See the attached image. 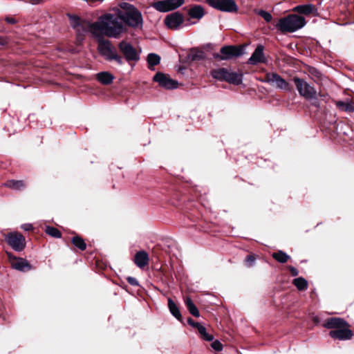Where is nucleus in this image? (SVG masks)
<instances>
[{
	"label": "nucleus",
	"instance_id": "obj_1",
	"mask_svg": "<svg viewBox=\"0 0 354 354\" xmlns=\"http://www.w3.org/2000/svg\"><path fill=\"white\" fill-rule=\"evenodd\" d=\"M118 48L123 57L118 53L110 41L104 39L98 41V52L106 61H115L118 65L122 66L124 64V59L128 62H137L140 60V51L136 49L129 42L121 41L118 44Z\"/></svg>",
	"mask_w": 354,
	"mask_h": 354
},
{
	"label": "nucleus",
	"instance_id": "obj_2",
	"mask_svg": "<svg viewBox=\"0 0 354 354\" xmlns=\"http://www.w3.org/2000/svg\"><path fill=\"white\" fill-rule=\"evenodd\" d=\"M93 33L97 32L109 37L118 38L126 28L119 17V13H109L101 16L98 21L91 24Z\"/></svg>",
	"mask_w": 354,
	"mask_h": 354
},
{
	"label": "nucleus",
	"instance_id": "obj_3",
	"mask_svg": "<svg viewBox=\"0 0 354 354\" xmlns=\"http://www.w3.org/2000/svg\"><path fill=\"white\" fill-rule=\"evenodd\" d=\"M323 325L326 328L333 329L329 332V335L334 339L348 340L353 335L352 330L348 328V324L342 318L327 319Z\"/></svg>",
	"mask_w": 354,
	"mask_h": 354
},
{
	"label": "nucleus",
	"instance_id": "obj_4",
	"mask_svg": "<svg viewBox=\"0 0 354 354\" xmlns=\"http://www.w3.org/2000/svg\"><path fill=\"white\" fill-rule=\"evenodd\" d=\"M306 23L304 17L297 15H289L281 18L276 24V28L282 32H293L303 28Z\"/></svg>",
	"mask_w": 354,
	"mask_h": 354
},
{
	"label": "nucleus",
	"instance_id": "obj_5",
	"mask_svg": "<svg viewBox=\"0 0 354 354\" xmlns=\"http://www.w3.org/2000/svg\"><path fill=\"white\" fill-rule=\"evenodd\" d=\"M212 76L219 81H225L234 85H239L243 81V73L233 72L226 68H218L211 71Z\"/></svg>",
	"mask_w": 354,
	"mask_h": 354
},
{
	"label": "nucleus",
	"instance_id": "obj_6",
	"mask_svg": "<svg viewBox=\"0 0 354 354\" xmlns=\"http://www.w3.org/2000/svg\"><path fill=\"white\" fill-rule=\"evenodd\" d=\"M122 24H125L132 28H141L143 24V19L141 12L137 9H133L127 13L119 12Z\"/></svg>",
	"mask_w": 354,
	"mask_h": 354
},
{
	"label": "nucleus",
	"instance_id": "obj_7",
	"mask_svg": "<svg viewBox=\"0 0 354 354\" xmlns=\"http://www.w3.org/2000/svg\"><path fill=\"white\" fill-rule=\"evenodd\" d=\"M292 81L294 82L300 96L305 99L315 97V88L304 79L295 77H293Z\"/></svg>",
	"mask_w": 354,
	"mask_h": 354
},
{
	"label": "nucleus",
	"instance_id": "obj_8",
	"mask_svg": "<svg viewBox=\"0 0 354 354\" xmlns=\"http://www.w3.org/2000/svg\"><path fill=\"white\" fill-rule=\"evenodd\" d=\"M5 239L15 251L21 252L26 247L25 237L19 232H10L5 236Z\"/></svg>",
	"mask_w": 354,
	"mask_h": 354
},
{
	"label": "nucleus",
	"instance_id": "obj_9",
	"mask_svg": "<svg viewBox=\"0 0 354 354\" xmlns=\"http://www.w3.org/2000/svg\"><path fill=\"white\" fill-rule=\"evenodd\" d=\"M184 3V0H162L152 4L153 8L160 12H167L175 10Z\"/></svg>",
	"mask_w": 354,
	"mask_h": 354
},
{
	"label": "nucleus",
	"instance_id": "obj_10",
	"mask_svg": "<svg viewBox=\"0 0 354 354\" xmlns=\"http://www.w3.org/2000/svg\"><path fill=\"white\" fill-rule=\"evenodd\" d=\"M265 82L274 86L279 89L286 91H291L290 84L282 77L276 73H267L266 75Z\"/></svg>",
	"mask_w": 354,
	"mask_h": 354
},
{
	"label": "nucleus",
	"instance_id": "obj_11",
	"mask_svg": "<svg viewBox=\"0 0 354 354\" xmlns=\"http://www.w3.org/2000/svg\"><path fill=\"white\" fill-rule=\"evenodd\" d=\"M208 4L217 10L223 12H236L238 7L234 0H207Z\"/></svg>",
	"mask_w": 354,
	"mask_h": 354
},
{
	"label": "nucleus",
	"instance_id": "obj_12",
	"mask_svg": "<svg viewBox=\"0 0 354 354\" xmlns=\"http://www.w3.org/2000/svg\"><path fill=\"white\" fill-rule=\"evenodd\" d=\"M220 53L221 55L217 54L214 57L221 60H227L240 56L242 49L234 46H227L222 47Z\"/></svg>",
	"mask_w": 354,
	"mask_h": 354
},
{
	"label": "nucleus",
	"instance_id": "obj_13",
	"mask_svg": "<svg viewBox=\"0 0 354 354\" xmlns=\"http://www.w3.org/2000/svg\"><path fill=\"white\" fill-rule=\"evenodd\" d=\"M164 21L169 28L178 30L184 22V17L182 13L174 12L166 16Z\"/></svg>",
	"mask_w": 354,
	"mask_h": 354
},
{
	"label": "nucleus",
	"instance_id": "obj_14",
	"mask_svg": "<svg viewBox=\"0 0 354 354\" xmlns=\"http://www.w3.org/2000/svg\"><path fill=\"white\" fill-rule=\"evenodd\" d=\"M12 267L19 271L26 272L32 269V266L25 259L16 257L10 252H7Z\"/></svg>",
	"mask_w": 354,
	"mask_h": 354
},
{
	"label": "nucleus",
	"instance_id": "obj_15",
	"mask_svg": "<svg viewBox=\"0 0 354 354\" xmlns=\"http://www.w3.org/2000/svg\"><path fill=\"white\" fill-rule=\"evenodd\" d=\"M153 80L158 83L160 86L166 89H174L178 87V82L162 73H157L154 77Z\"/></svg>",
	"mask_w": 354,
	"mask_h": 354
},
{
	"label": "nucleus",
	"instance_id": "obj_16",
	"mask_svg": "<svg viewBox=\"0 0 354 354\" xmlns=\"http://www.w3.org/2000/svg\"><path fill=\"white\" fill-rule=\"evenodd\" d=\"M263 50V46L261 44L258 45L251 57L248 59V63L251 65H257L260 63H266L267 62V59L265 57Z\"/></svg>",
	"mask_w": 354,
	"mask_h": 354
},
{
	"label": "nucleus",
	"instance_id": "obj_17",
	"mask_svg": "<svg viewBox=\"0 0 354 354\" xmlns=\"http://www.w3.org/2000/svg\"><path fill=\"white\" fill-rule=\"evenodd\" d=\"M292 10L305 15L313 14L314 16H316L318 15L317 9L311 3L297 6L293 8Z\"/></svg>",
	"mask_w": 354,
	"mask_h": 354
},
{
	"label": "nucleus",
	"instance_id": "obj_18",
	"mask_svg": "<svg viewBox=\"0 0 354 354\" xmlns=\"http://www.w3.org/2000/svg\"><path fill=\"white\" fill-rule=\"evenodd\" d=\"M187 14L190 19L198 21L205 15V10L201 5H194L189 8Z\"/></svg>",
	"mask_w": 354,
	"mask_h": 354
},
{
	"label": "nucleus",
	"instance_id": "obj_19",
	"mask_svg": "<svg viewBox=\"0 0 354 354\" xmlns=\"http://www.w3.org/2000/svg\"><path fill=\"white\" fill-rule=\"evenodd\" d=\"M149 257L145 251L138 252L134 257V263L136 265L142 268L148 264Z\"/></svg>",
	"mask_w": 354,
	"mask_h": 354
},
{
	"label": "nucleus",
	"instance_id": "obj_20",
	"mask_svg": "<svg viewBox=\"0 0 354 354\" xmlns=\"http://www.w3.org/2000/svg\"><path fill=\"white\" fill-rule=\"evenodd\" d=\"M4 185L16 191H20L26 187V183L23 180H10L5 183Z\"/></svg>",
	"mask_w": 354,
	"mask_h": 354
},
{
	"label": "nucleus",
	"instance_id": "obj_21",
	"mask_svg": "<svg viewBox=\"0 0 354 354\" xmlns=\"http://www.w3.org/2000/svg\"><path fill=\"white\" fill-rule=\"evenodd\" d=\"M168 308L171 315L180 321L182 318L180 310L178 306L171 298L168 299Z\"/></svg>",
	"mask_w": 354,
	"mask_h": 354
},
{
	"label": "nucleus",
	"instance_id": "obj_22",
	"mask_svg": "<svg viewBox=\"0 0 354 354\" xmlns=\"http://www.w3.org/2000/svg\"><path fill=\"white\" fill-rule=\"evenodd\" d=\"M97 79L103 84H109L113 82V76L109 72H100L97 75Z\"/></svg>",
	"mask_w": 354,
	"mask_h": 354
},
{
	"label": "nucleus",
	"instance_id": "obj_23",
	"mask_svg": "<svg viewBox=\"0 0 354 354\" xmlns=\"http://www.w3.org/2000/svg\"><path fill=\"white\" fill-rule=\"evenodd\" d=\"M185 303L190 314L196 317H198L200 316V313L197 307L190 298H186Z\"/></svg>",
	"mask_w": 354,
	"mask_h": 354
},
{
	"label": "nucleus",
	"instance_id": "obj_24",
	"mask_svg": "<svg viewBox=\"0 0 354 354\" xmlns=\"http://www.w3.org/2000/svg\"><path fill=\"white\" fill-rule=\"evenodd\" d=\"M160 62V57L156 53H149L147 56L149 68L153 70V66L158 65Z\"/></svg>",
	"mask_w": 354,
	"mask_h": 354
},
{
	"label": "nucleus",
	"instance_id": "obj_25",
	"mask_svg": "<svg viewBox=\"0 0 354 354\" xmlns=\"http://www.w3.org/2000/svg\"><path fill=\"white\" fill-rule=\"evenodd\" d=\"M92 24L93 23H91V24ZM88 29H90L91 30H92L93 32V30L91 27V23H87L86 21L82 20L81 21L80 26L78 28H76L75 29V30L78 34V35L80 37V36H83L87 32V30Z\"/></svg>",
	"mask_w": 354,
	"mask_h": 354
},
{
	"label": "nucleus",
	"instance_id": "obj_26",
	"mask_svg": "<svg viewBox=\"0 0 354 354\" xmlns=\"http://www.w3.org/2000/svg\"><path fill=\"white\" fill-rule=\"evenodd\" d=\"M272 257L278 262L284 263L288 261L290 257L282 250H279L277 252H274Z\"/></svg>",
	"mask_w": 354,
	"mask_h": 354
},
{
	"label": "nucleus",
	"instance_id": "obj_27",
	"mask_svg": "<svg viewBox=\"0 0 354 354\" xmlns=\"http://www.w3.org/2000/svg\"><path fill=\"white\" fill-rule=\"evenodd\" d=\"M336 106L339 108V109L342 111H344L346 112H353L354 111V106L351 102H343L338 101L336 102Z\"/></svg>",
	"mask_w": 354,
	"mask_h": 354
},
{
	"label": "nucleus",
	"instance_id": "obj_28",
	"mask_svg": "<svg viewBox=\"0 0 354 354\" xmlns=\"http://www.w3.org/2000/svg\"><path fill=\"white\" fill-rule=\"evenodd\" d=\"M198 332L201 336V337L208 342H211L214 339V336L212 335L209 334L207 332V330L205 326L201 324L197 328Z\"/></svg>",
	"mask_w": 354,
	"mask_h": 354
},
{
	"label": "nucleus",
	"instance_id": "obj_29",
	"mask_svg": "<svg viewBox=\"0 0 354 354\" xmlns=\"http://www.w3.org/2000/svg\"><path fill=\"white\" fill-rule=\"evenodd\" d=\"M293 284L299 290H304L308 288V282L303 277H298L293 280Z\"/></svg>",
	"mask_w": 354,
	"mask_h": 354
},
{
	"label": "nucleus",
	"instance_id": "obj_30",
	"mask_svg": "<svg viewBox=\"0 0 354 354\" xmlns=\"http://www.w3.org/2000/svg\"><path fill=\"white\" fill-rule=\"evenodd\" d=\"M67 16L70 20V24L73 29L75 30L80 26L82 20L78 16L71 14H68Z\"/></svg>",
	"mask_w": 354,
	"mask_h": 354
},
{
	"label": "nucleus",
	"instance_id": "obj_31",
	"mask_svg": "<svg viewBox=\"0 0 354 354\" xmlns=\"http://www.w3.org/2000/svg\"><path fill=\"white\" fill-rule=\"evenodd\" d=\"M189 58L192 61L202 60L205 58V53L203 50H192Z\"/></svg>",
	"mask_w": 354,
	"mask_h": 354
},
{
	"label": "nucleus",
	"instance_id": "obj_32",
	"mask_svg": "<svg viewBox=\"0 0 354 354\" xmlns=\"http://www.w3.org/2000/svg\"><path fill=\"white\" fill-rule=\"evenodd\" d=\"M72 243L75 246H76L81 250H84L86 248V245L84 241L80 236H74L72 239Z\"/></svg>",
	"mask_w": 354,
	"mask_h": 354
},
{
	"label": "nucleus",
	"instance_id": "obj_33",
	"mask_svg": "<svg viewBox=\"0 0 354 354\" xmlns=\"http://www.w3.org/2000/svg\"><path fill=\"white\" fill-rule=\"evenodd\" d=\"M120 7L121 8L122 10L116 9L115 10V13H119V12L127 13V12H129V11H131V10L136 8L133 5L128 3H125V2L121 3L120 4Z\"/></svg>",
	"mask_w": 354,
	"mask_h": 354
},
{
	"label": "nucleus",
	"instance_id": "obj_34",
	"mask_svg": "<svg viewBox=\"0 0 354 354\" xmlns=\"http://www.w3.org/2000/svg\"><path fill=\"white\" fill-rule=\"evenodd\" d=\"M45 232L47 234L55 237V238H60L61 232L55 227L46 226Z\"/></svg>",
	"mask_w": 354,
	"mask_h": 354
},
{
	"label": "nucleus",
	"instance_id": "obj_35",
	"mask_svg": "<svg viewBox=\"0 0 354 354\" xmlns=\"http://www.w3.org/2000/svg\"><path fill=\"white\" fill-rule=\"evenodd\" d=\"M258 15L261 16L266 22L271 21L272 17L271 14L266 10H261L258 12Z\"/></svg>",
	"mask_w": 354,
	"mask_h": 354
},
{
	"label": "nucleus",
	"instance_id": "obj_36",
	"mask_svg": "<svg viewBox=\"0 0 354 354\" xmlns=\"http://www.w3.org/2000/svg\"><path fill=\"white\" fill-rule=\"evenodd\" d=\"M309 73L313 77L316 78L317 80H321L322 78V73L315 68H310L309 69Z\"/></svg>",
	"mask_w": 354,
	"mask_h": 354
},
{
	"label": "nucleus",
	"instance_id": "obj_37",
	"mask_svg": "<svg viewBox=\"0 0 354 354\" xmlns=\"http://www.w3.org/2000/svg\"><path fill=\"white\" fill-rule=\"evenodd\" d=\"M306 100H310L311 105L316 108H319L320 106L319 101L317 97V91H315V97H309V98H306Z\"/></svg>",
	"mask_w": 354,
	"mask_h": 354
},
{
	"label": "nucleus",
	"instance_id": "obj_38",
	"mask_svg": "<svg viewBox=\"0 0 354 354\" xmlns=\"http://www.w3.org/2000/svg\"><path fill=\"white\" fill-rule=\"evenodd\" d=\"M211 346L216 351H221L223 350V344L218 340L214 341L211 344Z\"/></svg>",
	"mask_w": 354,
	"mask_h": 354
},
{
	"label": "nucleus",
	"instance_id": "obj_39",
	"mask_svg": "<svg viewBox=\"0 0 354 354\" xmlns=\"http://www.w3.org/2000/svg\"><path fill=\"white\" fill-rule=\"evenodd\" d=\"M255 259V257L252 255L247 256L245 260L246 266L248 267L252 266L254 263Z\"/></svg>",
	"mask_w": 354,
	"mask_h": 354
},
{
	"label": "nucleus",
	"instance_id": "obj_40",
	"mask_svg": "<svg viewBox=\"0 0 354 354\" xmlns=\"http://www.w3.org/2000/svg\"><path fill=\"white\" fill-rule=\"evenodd\" d=\"M127 281L131 286H138L139 285L138 280L135 277H128Z\"/></svg>",
	"mask_w": 354,
	"mask_h": 354
},
{
	"label": "nucleus",
	"instance_id": "obj_41",
	"mask_svg": "<svg viewBox=\"0 0 354 354\" xmlns=\"http://www.w3.org/2000/svg\"><path fill=\"white\" fill-rule=\"evenodd\" d=\"M187 322L190 326L196 328L201 325L200 323L194 322L192 318H188Z\"/></svg>",
	"mask_w": 354,
	"mask_h": 354
},
{
	"label": "nucleus",
	"instance_id": "obj_42",
	"mask_svg": "<svg viewBox=\"0 0 354 354\" xmlns=\"http://www.w3.org/2000/svg\"><path fill=\"white\" fill-rule=\"evenodd\" d=\"M288 269L291 273V274L294 277H296L299 274V271L297 268H295V267L293 266H289L288 267Z\"/></svg>",
	"mask_w": 354,
	"mask_h": 354
},
{
	"label": "nucleus",
	"instance_id": "obj_43",
	"mask_svg": "<svg viewBox=\"0 0 354 354\" xmlns=\"http://www.w3.org/2000/svg\"><path fill=\"white\" fill-rule=\"evenodd\" d=\"M5 20L8 24H14L17 23V20L14 17H6Z\"/></svg>",
	"mask_w": 354,
	"mask_h": 354
},
{
	"label": "nucleus",
	"instance_id": "obj_44",
	"mask_svg": "<svg viewBox=\"0 0 354 354\" xmlns=\"http://www.w3.org/2000/svg\"><path fill=\"white\" fill-rule=\"evenodd\" d=\"M21 228L25 231H29L32 229V226L30 223H26L21 225Z\"/></svg>",
	"mask_w": 354,
	"mask_h": 354
},
{
	"label": "nucleus",
	"instance_id": "obj_45",
	"mask_svg": "<svg viewBox=\"0 0 354 354\" xmlns=\"http://www.w3.org/2000/svg\"><path fill=\"white\" fill-rule=\"evenodd\" d=\"M32 4H37L41 0H27Z\"/></svg>",
	"mask_w": 354,
	"mask_h": 354
},
{
	"label": "nucleus",
	"instance_id": "obj_46",
	"mask_svg": "<svg viewBox=\"0 0 354 354\" xmlns=\"http://www.w3.org/2000/svg\"><path fill=\"white\" fill-rule=\"evenodd\" d=\"M4 44H5V42L3 41V39L0 37V44L1 45H4Z\"/></svg>",
	"mask_w": 354,
	"mask_h": 354
},
{
	"label": "nucleus",
	"instance_id": "obj_47",
	"mask_svg": "<svg viewBox=\"0 0 354 354\" xmlns=\"http://www.w3.org/2000/svg\"><path fill=\"white\" fill-rule=\"evenodd\" d=\"M196 24V21H192V22H190L189 24Z\"/></svg>",
	"mask_w": 354,
	"mask_h": 354
}]
</instances>
